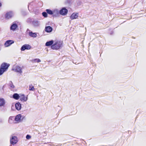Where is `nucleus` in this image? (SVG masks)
I'll return each mask as SVG.
<instances>
[{
  "instance_id": "obj_34",
  "label": "nucleus",
  "mask_w": 146,
  "mask_h": 146,
  "mask_svg": "<svg viewBox=\"0 0 146 146\" xmlns=\"http://www.w3.org/2000/svg\"><path fill=\"white\" fill-rule=\"evenodd\" d=\"M30 31L29 30V29H27V31Z\"/></svg>"
},
{
  "instance_id": "obj_36",
  "label": "nucleus",
  "mask_w": 146,
  "mask_h": 146,
  "mask_svg": "<svg viewBox=\"0 0 146 146\" xmlns=\"http://www.w3.org/2000/svg\"><path fill=\"white\" fill-rule=\"evenodd\" d=\"M9 146H11V145H10Z\"/></svg>"
},
{
  "instance_id": "obj_2",
  "label": "nucleus",
  "mask_w": 146,
  "mask_h": 146,
  "mask_svg": "<svg viewBox=\"0 0 146 146\" xmlns=\"http://www.w3.org/2000/svg\"><path fill=\"white\" fill-rule=\"evenodd\" d=\"M62 41H57L51 46V48L53 50H57L62 46Z\"/></svg>"
},
{
  "instance_id": "obj_14",
  "label": "nucleus",
  "mask_w": 146,
  "mask_h": 146,
  "mask_svg": "<svg viewBox=\"0 0 146 146\" xmlns=\"http://www.w3.org/2000/svg\"><path fill=\"white\" fill-rule=\"evenodd\" d=\"M78 13H73L71 15L70 17L72 20H73L76 19L78 17Z\"/></svg>"
},
{
  "instance_id": "obj_23",
  "label": "nucleus",
  "mask_w": 146,
  "mask_h": 146,
  "mask_svg": "<svg viewBox=\"0 0 146 146\" xmlns=\"http://www.w3.org/2000/svg\"><path fill=\"white\" fill-rule=\"evenodd\" d=\"M48 13L46 12H43L42 13V15L44 17L46 18L48 17Z\"/></svg>"
},
{
  "instance_id": "obj_18",
  "label": "nucleus",
  "mask_w": 146,
  "mask_h": 146,
  "mask_svg": "<svg viewBox=\"0 0 146 146\" xmlns=\"http://www.w3.org/2000/svg\"><path fill=\"white\" fill-rule=\"evenodd\" d=\"M54 41L53 40H51L48 41H47L45 43V45L46 46H52L54 43Z\"/></svg>"
},
{
  "instance_id": "obj_16",
  "label": "nucleus",
  "mask_w": 146,
  "mask_h": 146,
  "mask_svg": "<svg viewBox=\"0 0 146 146\" xmlns=\"http://www.w3.org/2000/svg\"><path fill=\"white\" fill-rule=\"evenodd\" d=\"M29 35L31 37L35 38L37 36V34L36 33H33L32 31H29Z\"/></svg>"
},
{
  "instance_id": "obj_35",
  "label": "nucleus",
  "mask_w": 146,
  "mask_h": 146,
  "mask_svg": "<svg viewBox=\"0 0 146 146\" xmlns=\"http://www.w3.org/2000/svg\"><path fill=\"white\" fill-rule=\"evenodd\" d=\"M110 34L111 35V34H112V33H110Z\"/></svg>"
},
{
  "instance_id": "obj_25",
  "label": "nucleus",
  "mask_w": 146,
  "mask_h": 146,
  "mask_svg": "<svg viewBox=\"0 0 146 146\" xmlns=\"http://www.w3.org/2000/svg\"><path fill=\"white\" fill-rule=\"evenodd\" d=\"M9 85L10 87L12 89L14 88L15 87L14 85L11 81H10L9 83Z\"/></svg>"
},
{
  "instance_id": "obj_17",
  "label": "nucleus",
  "mask_w": 146,
  "mask_h": 146,
  "mask_svg": "<svg viewBox=\"0 0 146 146\" xmlns=\"http://www.w3.org/2000/svg\"><path fill=\"white\" fill-rule=\"evenodd\" d=\"M16 109L18 110H20L21 108V105L19 102L16 103L15 104Z\"/></svg>"
},
{
  "instance_id": "obj_30",
  "label": "nucleus",
  "mask_w": 146,
  "mask_h": 146,
  "mask_svg": "<svg viewBox=\"0 0 146 146\" xmlns=\"http://www.w3.org/2000/svg\"><path fill=\"white\" fill-rule=\"evenodd\" d=\"M37 60H36V58L32 60V62H37Z\"/></svg>"
},
{
  "instance_id": "obj_31",
  "label": "nucleus",
  "mask_w": 146,
  "mask_h": 146,
  "mask_svg": "<svg viewBox=\"0 0 146 146\" xmlns=\"http://www.w3.org/2000/svg\"><path fill=\"white\" fill-rule=\"evenodd\" d=\"M36 60H37V62H41L40 60L38 58H36Z\"/></svg>"
},
{
  "instance_id": "obj_33",
  "label": "nucleus",
  "mask_w": 146,
  "mask_h": 146,
  "mask_svg": "<svg viewBox=\"0 0 146 146\" xmlns=\"http://www.w3.org/2000/svg\"><path fill=\"white\" fill-rule=\"evenodd\" d=\"M2 4L0 2V7L1 6Z\"/></svg>"
},
{
  "instance_id": "obj_5",
  "label": "nucleus",
  "mask_w": 146,
  "mask_h": 146,
  "mask_svg": "<svg viewBox=\"0 0 146 146\" xmlns=\"http://www.w3.org/2000/svg\"><path fill=\"white\" fill-rule=\"evenodd\" d=\"M18 27V25L15 22L13 23L10 27V29L11 31H14L16 30Z\"/></svg>"
},
{
  "instance_id": "obj_29",
  "label": "nucleus",
  "mask_w": 146,
  "mask_h": 146,
  "mask_svg": "<svg viewBox=\"0 0 146 146\" xmlns=\"http://www.w3.org/2000/svg\"><path fill=\"white\" fill-rule=\"evenodd\" d=\"M27 22H32V20L31 18H29L27 21Z\"/></svg>"
},
{
  "instance_id": "obj_10",
  "label": "nucleus",
  "mask_w": 146,
  "mask_h": 146,
  "mask_svg": "<svg viewBox=\"0 0 146 146\" xmlns=\"http://www.w3.org/2000/svg\"><path fill=\"white\" fill-rule=\"evenodd\" d=\"M32 24L35 27H38L40 25V22L36 20H34L32 21Z\"/></svg>"
},
{
  "instance_id": "obj_27",
  "label": "nucleus",
  "mask_w": 146,
  "mask_h": 146,
  "mask_svg": "<svg viewBox=\"0 0 146 146\" xmlns=\"http://www.w3.org/2000/svg\"><path fill=\"white\" fill-rule=\"evenodd\" d=\"M26 137L27 139H29L31 138V136L30 135L28 134L26 135Z\"/></svg>"
},
{
  "instance_id": "obj_6",
  "label": "nucleus",
  "mask_w": 146,
  "mask_h": 146,
  "mask_svg": "<svg viewBox=\"0 0 146 146\" xmlns=\"http://www.w3.org/2000/svg\"><path fill=\"white\" fill-rule=\"evenodd\" d=\"M31 46L28 44H25L23 45L21 48V51H24L25 50H29L31 49Z\"/></svg>"
},
{
  "instance_id": "obj_9",
  "label": "nucleus",
  "mask_w": 146,
  "mask_h": 146,
  "mask_svg": "<svg viewBox=\"0 0 146 146\" xmlns=\"http://www.w3.org/2000/svg\"><path fill=\"white\" fill-rule=\"evenodd\" d=\"M12 70L14 71L15 72H18L21 74L22 72V69L19 66H17L15 69H13Z\"/></svg>"
},
{
  "instance_id": "obj_15",
  "label": "nucleus",
  "mask_w": 146,
  "mask_h": 146,
  "mask_svg": "<svg viewBox=\"0 0 146 146\" xmlns=\"http://www.w3.org/2000/svg\"><path fill=\"white\" fill-rule=\"evenodd\" d=\"M21 115L19 114L17 115L15 118V120L18 122H21Z\"/></svg>"
},
{
  "instance_id": "obj_4",
  "label": "nucleus",
  "mask_w": 146,
  "mask_h": 146,
  "mask_svg": "<svg viewBox=\"0 0 146 146\" xmlns=\"http://www.w3.org/2000/svg\"><path fill=\"white\" fill-rule=\"evenodd\" d=\"M60 14L62 15H66L68 12V9L65 7H63L59 10Z\"/></svg>"
},
{
  "instance_id": "obj_24",
  "label": "nucleus",
  "mask_w": 146,
  "mask_h": 146,
  "mask_svg": "<svg viewBox=\"0 0 146 146\" xmlns=\"http://www.w3.org/2000/svg\"><path fill=\"white\" fill-rule=\"evenodd\" d=\"M34 89V87L31 85H29V90L30 91H33Z\"/></svg>"
},
{
  "instance_id": "obj_21",
  "label": "nucleus",
  "mask_w": 146,
  "mask_h": 146,
  "mask_svg": "<svg viewBox=\"0 0 146 146\" xmlns=\"http://www.w3.org/2000/svg\"><path fill=\"white\" fill-rule=\"evenodd\" d=\"M46 11L47 12L48 14L52 15L53 13V10H52L50 9H47L46 10Z\"/></svg>"
},
{
  "instance_id": "obj_26",
  "label": "nucleus",
  "mask_w": 146,
  "mask_h": 146,
  "mask_svg": "<svg viewBox=\"0 0 146 146\" xmlns=\"http://www.w3.org/2000/svg\"><path fill=\"white\" fill-rule=\"evenodd\" d=\"M72 0H66L65 2V4L69 5L71 2Z\"/></svg>"
},
{
  "instance_id": "obj_13",
  "label": "nucleus",
  "mask_w": 146,
  "mask_h": 146,
  "mask_svg": "<svg viewBox=\"0 0 146 146\" xmlns=\"http://www.w3.org/2000/svg\"><path fill=\"white\" fill-rule=\"evenodd\" d=\"M20 96V100L21 101H23V102H26L28 100L27 97H25L24 94H21Z\"/></svg>"
},
{
  "instance_id": "obj_28",
  "label": "nucleus",
  "mask_w": 146,
  "mask_h": 146,
  "mask_svg": "<svg viewBox=\"0 0 146 146\" xmlns=\"http://www.w3.org/2000/svg\"><path fill=\"white\" fill-rule=\"evenodd\" d=\"M26 118L24 116L21 115V121H22L23 120H25Z\"/></svg>"
},
{
  "instance_id": "obj_19",
  "label": "nucleus",
  "mask_w": 146,
  "mask_h": 146,
  "mask_svg": "<svg viewBox=\"0 0 146 146\" xmlns=\"http://www.w3.org/2000/svg\"><path fill=\"white\" fill-rule=\"evenodd\" d=\"M5 104V100L3 98H0V107L4 106Z\"/></svg>"
},
{
  "instance_id": "obj_8",
  "label": "nucleus",
  "mask_w": 146,
  "mask_h": 146,
  "mask_svg": "<svg viewBox=\"0 0 146 146\" xmlns=\"http://www.w3.org/2000/svg\"><path fill=\"white\" fill-rule=\"evenodd\" d=\"M53 17H56L59 16L60 14V11L57 9H54L53 10Z\"/></svg>"
},
{
  "instance_id": "obj_3",
  "label": "nucleus",
  "mask_w": 146,
  "mask_h": 146,
  "mask_svg": "<svg viewBox=\"0 0 146 146\" xmlns=\"http://www.w3.org/2000/svg\"><path fill=\"white\" fill-rule=\"evenodd\" d=\"M18 142L17 137L15 136H12L10 138V142L11 144L14 145Z\"/></svg>"
},
{
  "instance_id": "obj_32",
  "label": "nucleus",
  "mask_w": 146,
  "mask_h": 146,
  "mask_svg": "<svg viewBox=\"0 0 146 146\" xmlns=\"http://www.w3.org/2000/svg\"><path fill=\"white\" fill-rule=\"evenodd\" d=\"M3 123V119L0 118V124L2 123Z\"/></svg>"
},
{
  "instance_id": "obj_1",
  "label": "nucleus",
  "mask_w": 146,
  "mask_h": 146,
  "mask_svg": "<svg viewBox=\"0 0 146 146\" xmlns=\"http://www.w3.org/2000/svg\"><path fill=\"white\" fill-rule=\"evenodd\" d=\"M10 65L9 64L5 62L1 64L0 67V76L2 75L7 70Z\"/></svg>"
},
{
  "instance_id": "obj_7",
  "label": "nucleus",
  "mask_w": 146,
  "mask_h": 146,
  "mask_svg": "<svg viewBox=\"0 0 146 146\" xmlns=\"http://www.w3.org/2000/svg\"><path fill=\"white\" fill-rule=\"evenodd\" d=\"M14 41L12 40H8L6 41L4 43V46L6 47L10 46L11 44L14 43Z\"/></svg>"
},
{
  "instance_id": "obj_11",
  "label": "nucleus",
  "mask_w": 146,
  "mask_h": 146,
  "mask_svg": "<svg viewBox=\"0 0 146 146\" xmlns=\"http://www.w3.org/2000/svg\"><path fill=\"white\" fill-rule=\"evenodd\" d=\"M53 30L52 28L50 26H46L45 28V31L47 33H50Z\"/></svg>"
},
{
  "instance_id": "obj_20",
  "label": "nucleus",
  "mask_w": 146,
  "mask_h": 146,
  "mask_svg": "<svg viewBox=\"0 0 146 146\" xmlns=\"http://www.w3.org/2000/svg\"><path fill=\"white\" fill-rule=\"evenodd\" d=\"M19 94L17 93H14L13 95V98L16 100H18L20 98Z\"/></svg>"
},
{
  "instance_id": "obj_12",
  "label": "nucleus",
  "mask_w": 146,
  "mask_h": 146,
  "mask_svg": "<svg viewBox=\"0 0 146 146\" xmlns=\"http://www.w3.org/2000/svg\"><path fill=\"white\" fill-rule=\"evenodd\" d=\"M13 12L12 11H10L7 13L5 15V18L7 19H9L11 18L12 16Z\"/></svg>"
},
{
  "instance_id": "obj_22",
  "label": "nucleus",
  "mask_w": 146,
  "mask_h": 146,
  "mask_svg": "<svg viewBox=\"0 0 146 146\" xmlns=\"http://www.w3.org/2000/svg\"><path fill=\"white\" fill-rule=\"evenodd\" d=\"M15 119L14 116H10L9 119L8 121L10 123H12L13 122V120Z\"/></svg>"
}]
</instances>
